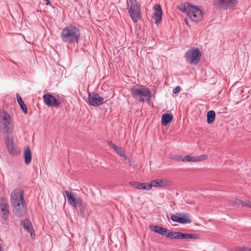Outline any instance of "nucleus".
<instances>
[{
	"mask_svg": "<svg viewBox=\"0 0 251 251\" xmlns=\"http://www.w3.org/2000/svg\"><path fill=\"white\" fill-rule=\"evenodd\" d=\"M68 204L74 207H80L82 203V199L79 196L75 197L73 193L68 190L65 191Z\"/></svg>",
	"mask_w": 251,
	"mask_h": 251,
	"instance_id": "obj_9",
	"label": "nucleus"
},
{
	"mask_svg": "<svg viewBox=\"0 0 251 251\" xmlns=\"http://www.w3.org/2000/svg\"><path fill=\"white\" fill-rule=\"evenodd\" d=\"M171 219L175 222L180 224H188L191 222L190 216L185 213H176L171 216Z\"/></svg>",
	"mask_w": 251,
	"mask_h": 251,
	"instance_id": "obj_12",
	"label": "nucleus"
},
{
	"mask_svg": "<svg viewBox=\"0 0 251 251\" xmlns=\"http://www.w3.org/2000/svg\"><path fill=\"white\" fill-rule=\"evenodd\" d=\"M237 3V0H225V4L224 6V9H230L234 7Z\"/></svg>",
	"mask_w": 251,
	"mask_h": 251,
	"instance_id": "obj_26",
	"label": "nucleus"
},
{
	"mask_svg": "<svg viewBox=\"0 0 251 251\" xmlns=\"http://www.w3.org/2000/svg\"><path fill=\"white\" fill-rule=\"evenodd\" d=\"M21 224L23 226L24 229L30 233L32 237L35 235L33 227L29 220L25 219L22 220Z\"/></svg>",
	"mask_w": 251,
	"mask_h": 251,
	"instance_id": "obj_17",
	"label": "nucleus"
},
{
	"mask_svg": "<svg viewBox=\"0 0 251 251\" xmlns=\"http://www.w3.org/2000/svg\"><path fill=\"white\" fill-rule=\"evenodd\" d=\"M164 185V181L162 179H155L151 181L148 184L149 190H151L152 187H162Z\"/></svg>",
	"mask_w": 251,
	"mask_h": 251,
	"instance_id": "obj_20",
	"label": "nucleus"
},
{
	"mask_svg": "<svg viewBox=\"0 0 251 251\" xmlns=\"http://www.w3.org/2000/svg\"><path fill=\"white\" fill-rule=\"evenodd\" d=\"M207 158V156L206 155H202L200 156H196L197 162V161H201L204 160H206Z\"/></svg>",
	"mask_w": 251,
	"mask_h": 251,
	"instance_id": "obj_30",
	"label": "nucleus"
},
{
	"mask_svg": "<svg viewBox=\"0 0 251 251\" xmlns=\"http://www.w3.org/2000/svg\"><path fill=\"white\" fill-rule=\"evenodd\" d=\"M87 99L89 104L93 106L100 105L103 103L104 100L103 98L95 92H89Z\"/></svg>",
	"mask_w": 251,
	"mask_h": 251,
	"instance_id": "obj_10",
	"label": "nucleus"
},
{
	"mask_svg": "<svg viewBox=\"0 0 251 251\" xmlns=\"http://www.w3.org/2000/svg\"><path fill=\"white\" fill-rule=\"evenodd\" d=\"M10 200L12 205L25 202L23 190L20 189L14 190L11 193Z\"/></svg>",
	"mask_w": 251,
	"mask_h": 251,
	"instance_id": "obj_8",
	"label": "nucleus"
},
{
	"mask_svg": "<svg viewBox=\"0 0 251 251\" xmlns=\"http://www.w3.org/2000/svg\"><path fill=\"white\" fill-rule=\"evenodd\" d=\"M215 119V112L213 110H210L207 113V122L211 124L214 121Z\"/></svg>",
	"mask_w": 251,
	"mask_h": 251,
	"instance_id": "obj_27",
	"label": "nucleus"
},
{
	"mask_svg": "<svg viewBox=\"0 0 251 251\" xmlns=\"http://www.w3.org/2000/svg\"><path fill=\"white\" fill-rule=\"evenodd\" d=\"M129 184L138 190L144 189L149 190L148 187V184L145 183L138 182L136 181H131L129 182Z\"/></svg>",
	"mask_w": 251,
	"mask_h": 251,
	"instance_id": "obj_21",
	"label": "nucleus"
},
{
	"mask_svg": "<svg viewBox=\"0 0 251 251\" xmlns=\"http://www.w3.org/2000/svg\"><path fill=\"white\" fill-rule=\"evenodd\" d=\"M43 98L44 102L50 107H57L60 104V102L53 96L50 94H45L43 95Z\"/></svg>",
	"mask_w": 251,
	"mask_h": 251,
	"instance_id": "obj_13",
	"label": "nucleus"
},
{
	"mask_svg": "<svg viewBox=\"0 0 251 251\" xmlns=\"http://www.w3.org/2000/svg\"><path fill=\"white\" fill-rule=\"evenodd\" d=\"M127 9L133 22L137 23L141 18V8L139 3L136 0L127 1Z\"/></svg>",
	"mask_w": 251,
	"mask_h": 251,
	"instance_id": "obj_4",
	"label": "nucleus"
},
{
	"mask_svg": "<svg viewBox=\"0 0 251 251\" xmlns=\"http://www.w3.org/2000/svg\"><path fill=\"white\" fill-rule=\"evenodd\" d=\"M80 36L79 29L74 25H69L64 28L61 33L62 41L67 44H77Z\"/></svg>",
	"mask_w": 251,
	"mask_h": 251,
	"instance_id": "obj_1",
	"label": "nucleus"
},
{
	"mask_svg": "<svg viewBox=\"0 0 251 251\" xmlns=\"http://www.w3.org/2000/svg\"><path fill=\"white\" fill-rule=\"evenodd\" d=\"M12 206L13 212L17 217H22L26 211V206L25 202L17 203Z\"/></svg>",
	"mask_w": 251,
	"mask_h": 251,
	"instance_id": "obj_14",
	"label": "nucleus"
},
{
	"mask_svg": "<svg viewBox=\"0 0 251 251\" xmlns=\"http://www.w3.org/2000/svg\"><path fill=\"white\" fill-rule=\"evenodd\" d=\"M154 14L153 18L155 21V23L158 24L162 19V10L160 4H155L153 7Z\"/></svg>",
	"mask_w": 251,
	"mask_h": 251,
	"instance_id": "obj_16",
	"label": "nucleus"
},
{
	"mask_svg": "<svg viewBox=\"0 0 251 251\" xmlns=\"http://www.w3.org/2000/svg\"><path fill=\"white\" fill-rule=\"evenodd\" d=\"M5 144L9 153L11 154H16L17 153L13 137L8 136L5 139Z\"/></svg>",
	"mask_w": 251,
	"mask_h": 251,
	"instance_id": "obj_15",
	"label": "nucleus"
},
{
	"mask_svg": "<svg viewBox=\"0 0 251 251\" xmlns=\"http://www.w3.org/2000/svg\"><path fill=\"white\" fill-rule=\"evenodd\" d=\"M182 11L185 12L190 19L194 22H198L202 18L201 10L194 5L189 4L186 7H184Z\"/></svg>",
	"mask_w": 251,
	"mask_h": 251,
	"instance_id": "obj_5",
	"label": "nucleus"
},
{
	"mask_svg": "<svg viewBox=\"0 0 251 251\" xmlns=\"http://www.w3.org/2000/svg\"><path fill=\"white\" fill-rule=\"evenodd\" d=\"M175 159L183 162H197L196 156H192L189 155H186L184 156H176L175 157Z\"/></svg>",
	"mask_w": 251,
	"mask_h": 251,
	"instance_id": "obj_19",
	"label": "nucleus"
},
{
	"mask_svg": "<svg viewBox=\"0 0 251 251\" xmlns=\"http://www.w3.org/2000/svg\"><path fill=\"white\" fill-rule=\"evenodd\" d=\"M180 87L179 86H176L175 88H174L173 90V93L174 94H177L180 92Z\"/></svg>",
	"mask_w": 251,
	"mask_h": 251,
	"instance_id": "obj_31",
	"label": "nucleus"
},
{
	"mask_svg": "<svg viewBox=\"0 0 251 251\" xmlns=\"http://www.w3.org/2000/svg\"><path fill=\"white\" fill-rule=\"evenodd\" d=\"M24 158L26 164L28 165L31 162L32 160V153L29 147H27L24 151Z\"/></svg>",
	"mask_w": 251,
	"mask_h": 251,
	"instance_id": "obj_22",
	"label": "nucleus"
},
{
	"mask_svg": "<svg viewBox=\"0 0 251 251\" xmlns=\"http://www.w3.org/2000/svg\"><path fill=\"white\" fill-rule=\"evenodd\" d=\"M250 249L249 248H239L236 251H250Z\"/></svg>",
	"mask_w": 251,
	"mask_h": 251,
	"instance_id": "obj_32",
	"label": "nucleus"
},
{
	"mask_svg": "<svg viewBox=\"0 0 251 251\" xmlns=\"http://www.w3.org/2000/svg\"><path fill=\"white\" fill-rule=\"evenodd\" d=\"M168 238L171 239H197L198 238V235L197 234L183 233L180 232H174L170 230Z\"/></svg>",
	"mask_w": 251,
	"mask_h": 251,
	"instance_id": "obj_11",
	"label": "nucleus"
},
{
	"mask_svg": "<svg viewBox=\"0 0 251 251\" xmlns=\"http://www.w3.org/2000/svg\"><path fill=\"white\" fill-rule=\"evenodd\" d=\"M13 125L12 120L6 112L0 110V130L5 133H12Z\"/></svg>",
	"mask_w": 251,
	"mask_h": 251,
	"instance_id": "obj_3",
	"label": "nucleus"
},
{
	"mask_svg": "<svg viewBox=\"0 0 251 251\" xmlns=\"http://www.w3.org/2000/svg\"><path fill=\"white\" fill-rule=\"evenodd\" d=\"M132 97L138 102H144L145 100H150L151 92L150 89L143 86L139 88L133 87L130 89Z\"/></svg>",
	"mask_w": 251,
	"mask_h": 251,
	"instance_id": "obj_2",
	"label": "nucleus"
},
{
	"mask_svg": "<svg viewBox=\"0 0 251 251\" xmlns=\"http://www.w3.org/2000/svg\"><path fill=\"white\" fill-rule=\"evenodd\" d=\"M107 144L111 147L114 150L116 151V152L119 154L121 156H125L124 153V151L121 148L117 146H116L115 144H114L111 141H108Z\"/></svg>",
	"mask_w": 251,
	"mask_h": 251,
	"instance_id": "obj_24",
	"label": "nucleus"
},
{
	"mask_svg": "<svg viewBox=\"0 0 251 251\" xmlns=\"http://www.w3.org/2000/svg\"><path fill=\"white\" fill-rule=\"evenodd\" d=\"M16 97L17 99V101L21 107V108L22 109L24 113L26 114L27 113V108L26 105L25 104V103L22 100L21 97L19 94H16Z\"/></svg>",
	"mask_w": 251,
	"mask_h": 251,
	"instance_id": "obj_25",
	"label": "nucleus"
},
{
	"mask_svg": "<svg viewBox=\"0 0 251 251\" xmlns=\"http://www.w3.org/2000/svg\"><path fill=\"white\" fill-rule=\"evenodd\" d=\"M201 53L198 48H193L185 53V60L190 64L197 65L200 61Z\"/></svg>",
	"mask_w": 251,
	"mask_h": 251,
	"instance_id": "obj_6",
	"label": "nucleus"
},
{
	"mask_svg": "<svg viewBox=\"0 0 251 251\" xmlns=\"http://www.w3.org/2000/svg\"><path fill=\"white\" fill-rule=\"evenodd\" d=\"M241 203L245 207L251 208V202L248 201H240Z\"/></svg>",
	"mask_w": 251,
	"mask_h": 251,
	"instance_id": "obj_29",
	"label": "nucleus"
},
{
	"mask_svg": "<svg viewBox=\"0 0 251 251\" xmlns=\"http://www.w3.org/2000/svg\"><path fill=\"white\" fill-rule=\"evenodd\" d=\"M0 211L2 219L6 221L9 217V205L7 199L4 197H0Z\"/></svg>",
	"mask_w": 251,
	"mask_h": 251,
	"instance_id": "obj_7",
	"label": "nucleus"
},
{
	"mask_svg": "<svg viewBox=\"0 0 251 251\" xmlns=\"http://www.w3.org/2000/svg\"><path fill=\"white\" fill-rule=\"evenodd\" d=\"M214 3L218 8H224L225 0H215Z\"/></svg>",
	"mask_w": 251,
	"mask_h": 251,
	"instance_id": "obj_28",
	"label": "nucleus"
},
{
	"mask_svg": "<svg viewBox=\"0 0 251 251\" xmlns=\"http://www.w3.org/2000/svg\"><path fill=\"white\" fill-rule=\"evenodd\" d=\"M173 119V115L169 113L164 114L161 117V123L163 126H167Z\"/></svg>",
	"mask_w": 251,
	"mask_h": 251,
	"instance_id": "obj_23",
	"label": "nucleus"
},
{
	"mask_svg": "<svg viewBox=\"0 0 251 251\" xmlns=\"http://www.w3.org/2000/svg\"><path fill=\"white\" fill-rule=\"evenodd\" d=\"M152 231L160 234L162 236L168 238V234H169L170 230L166 228H164L158 226H152L151 227Z\"/></svg>",
	"mask_w": 251,
	"mask_h": 251,
	"instance_id": "obj_18",
	"label": "nucleus"
},
{
	"mask_svg": "<svg viewBox=\"0 0 251 251\" xmlns=\"http://www.w3.org/2000/svg\"><path fill=\"white\" fill-rule=\"evenodd\" d=\"M44 1H46V5H51V3L50 1V0H44Z\"/></svg>",
	"mask_w": 251,
	"mask_h": 251,
	"instance_id": "obj_33",
	"label": "nucleus"
}]
</instances>
